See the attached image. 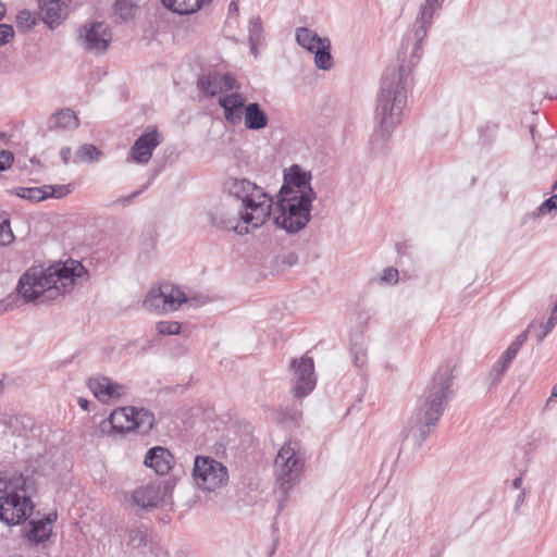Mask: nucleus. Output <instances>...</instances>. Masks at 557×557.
Segmentation results:
<instances>
[{"mask_svg": "<svg viewBox=\"0 0 557 557\" xmlns=\"http://www.w3.org/2000/svg\"><path fill=\"white\" fill-rule=\"evenodd\" d=\"M137 3L135 0H116L114 3V17L116 22L125 23L135 15Z\"/></svg>", "mask_w": 557, "mask_h": 557, "instance_id": "obj_31", "label": "nucleus"}, {"mask_svg": "<svg viewBox=\"0 0 557 557\" xmlns=\"http://www.w3.org/2000/svg\"><path fill=\"white\" fill-rule=\"evenodd\" d=\"M79 125V121L71 109H62L59 112L50 116L48 121V128L53 129H76Z\"/></svg>", "mask_w": 557, "mask_h": 557, "instance_id": "obj_22", "label": "nucleus"}, {"mask_svg": "<svg viewBox=\"0 0 557 557\" xmlns=\"http://www.w3.org/2000/svg\"><path fill=\"white\" fill-rule=\"evenodd\" d=\"M78 40L87 51L103 53L110 46L112 33L108 24L92 22L78 28Z\"/></svg>", "mask_w": 557, "mask_h": 557, "instance_id": "obj_10", "label": "nucleus"}, {"mask_svg": "<svg viewBox=\"0 0 557 557\" xmlns=\"http://www.w3.org/2000/svg\"><path fill=\"white\" fill-rule=\"evenodd\" d=\"M34 490L32 475L13 473L9 478L0 476V521L8 525H18L30 518L34 509L30 496Z\"/></svg>", "mask_w": 557, "mask_h": 557, "instance_id": "obj_4", "label": "nucleus"}, {"mask_svg": "<svg viewBox=\"0 0 557 557\" xmlns=\"http://www.w3.org/2000/svg\"><path fill=\"white\" fill-rule=\"evenodd\" d=\"M160 289L162 290L163 304L166 310H176L187 301L185 293L172 284L163 283L160 285Z\"/></svg>", "mask_w": 557, "mask_h": 557, "instance_id": "obj_25", "label": "nucleus"}, {"mask_svg": "<svg viewBox=\"0 0 557 557\" xmlns=\"http://www.w3.org/2000/svg\"><path fill=\"white\" fill-rule=\"evenodd\" d=\"M84 273L86 271L83 264L72 259L48 268L34 265L20 276L16 294L5 297L2 306L8 311L21 304L52 301L69 293L75 280Z\"/></svg>", "mask_w": 557, "mask_h": 557, "instance_id": "obj_1", "label": "nucleus"}, {"mask_svg": "<svg viewBox=\"0 0 557 557\" xmlns=\"http://www.w3.org/2000/svg\"><path fill=\"white\" fill-rule=\"evenodd\" d=\"M412 85L410 65L398 64L385 69L376 98L377 129L371 139L373 146L379 145V148H383L395 127L400 124L408 100V90Z\"/></svg>", "mask_w": 557, "mask_h": 557, "instance_id": "obj_3", "label": "nucleus"}, {"mask_svg": "<svg viewBox=\"0 0 557 557\" xmlns=\"http://www.w3.org/2000/svg\"><path fill=\"white\" fill-rule=\"evenodd\" d=\"M533 326V324L531 323L527 330H524L523 332H521L516 338L515 341L508 346V348L504 351L505 355H507V357L511 358V359H515L517 357V354L519 351V349L521 348V346L527 342L528 339V336H529V332H530V329Z\"/></svg>", "mask_w": 557, "mask_h": 557, "instance_id": "obj_39", "label": "nucleus"}, {"mask_svg": "<svg viewBox=\"0 0 557 557\" xmlns=\"http://www.w3.org/2000/svg\"><path fill=\"white\" fill-rule=\"evenodd\" d=\"M45 191L48 198L60 199L72 193V185H45Z\"/></svg>", "mask_w": 557, "mask_h": 557, "instance_id": "obj_41", "label": "nucleus"}, {"mask_svg": "<svg viewBox=\"0 0 557 557\" xmlns=\"http://www.w3.org/2000/svg\"><path fill=\"white\" fill-rule=\"evenodd\" d=\"M557 323V312L552 310L549 318L545 323L541 324V332L537 334V343H542L543 339L553 331Z\"/></svg>", "mask_w": 557, "mask_h": 557, "instance_id": "obj_43", "label": "nucleus"}, {"mask_svg": "<svg viewBox=\"0 0 557 557\" xmlns=\"http://www.w3.org/2000/svg\"><path fill=\"white\" fill-rule=\"evenodd\" d=\"M220 79V86L223 85L225 90H232L236 87V79L233 75L226 73L223 74Z\"/></svg>", "mask_w": 557, "mask_h": 557, "instance_id": "obj_51", "label": "nucleus"}, {"mask_svg": "<svg viewBox=\"0 0 557 557\" xmlns=\"http://www.w3.org/2000/svg\"><path fill=\"white\" fill-rule=\"evenodd\" d=\"M381 281L387 284H396L398 282V270L393 267L384 269Z\"/></svg>", "mask_w": 557, "mask_h": 557, "instance_id": "obj_49", "label": "nucleus"}, {"mask_svg": "<svg viewBox=\"0 0 557 557\" xmlns=\"http://www.w3.org/2000/svg\"><path fill=\"white\" fill-rule=\"evenodd\" d=\"M72 151L70 147H63L60 151L61 159L64 163H67L71 158Z\"/></svg>", "mask_w": 557, "mask_h": 557, "instance_id": "obj_53", "label": "nucleus"}, {"mask_svg": "<svg viewBox=\"0 0 557 557\" xmlns=\"http://www.w3.org/2000/svg\"><path fill=\"white\" fill-rule=\"evenodd\" d=\"M7 137L5 133L0 132V140L4 139Z\"/></svg>", "mask_w": 557, "mask_h": 557, "instance_id": "obj_63", "label": "nucleus"}, {"mask_svg": "<svg viewBox=\"0 0 557 557\" xmlns=\"http://www.w3.org/2000/svg\"><path fill=\"white\" fill-rule=\"evenodd\" d=\"M276 492L280 494L277 511L281 512L288 500V493L300 480L305 467V455L296 442H289L281 447L275 458Z\"/></svg>", "mask_w": 557, "mask_h": 557, "instance_id": "obj_6", "label": "nucleus"}, {"mask_svg": "<svg viewBox=\"0 0 557 557\" xmlns=\"http://www.w3.org/2000/svg\"><path fill=\"white\" fill-rule=\"evenodd\" d=\"M244 125L248 131H261L269 124V116L258 102L245 103Z\"/></svg>", "mask_w": 557, "mask_h": 557, "instance_id": "obj_20", "label": "nucleus"}, {"mask_svg": "<svg viewBox=\"0 0 557 557\" xmlns=\"http://www.w3.org/2000/svg\"><path fill=\"white\" fill-rule=\"evenodd\" d=\"M163 5L177 14H193L213 0H161Z\"/></svg>", "mask_w": 557, "mask_h": 557, "instance_id": "obj_23", "label": "nucleus"}, {"mask_svg": "<svg viewBox=\"0 0 557 557\" xmlns=\"http://www.w3.org/2000/svg\"><path fill=\"white\" fill-rule=\"evenodd\" d=\"M228 10H230V12H231V13H232V12H236V11L238 10V5H237V3H236L235 1H232V2L230 3V5H228Z\"/></svg>", "mask_w": 557, "mask_h": 557, "instance_id": "obj_58", "label": "nucleus"}, {"mask_svg": "<svg viewBox=\"0 0 557 557\" xmlns=\"http://www.w3.org/2000/svg\"><path fill=\"white\" fill-rule=\"evenodd\" d=\"M499 124L497 122H486L485 125L480 128L481 138L483 139V143L490 145L493 141L494 137L496 136Z\"/></svg>", "mask_w": 557, "mask_h": 557, "instance_id": "obj_42", "label": "nucleus"}, {"mask_svg": "<svg viewBox=\"0 0 557 557\" xmlns=\"http://www.w3.org/2000/svg\"><path fill=\"white\" fill-rule=\"evenodd\" d=\"M524 498H525V491L521 490L517 497V500H516V508H519L523 504Z\"/></svg>", "mask_w": 557, "mask_h": 557, "instance_id": "obj_54", "label": "nucleus"}, {"mask_svg": "<svg viewBox=\"0 0 557 557\" xmlns=\"http://www.w3.org/2000/svg\"><path fill=\"white\" fill-rule=\"evenodd\" d=\"M71 0H38L41 21L50 28L60 25L67 14Z\"/></svg>", "mask_w": 557, "mask_h": 557, "instance_id": "obj_15", "label": "nucleus"}, {"mask_svg": "<svg viewBox=\"0 0 557 557\" xmlns=\"http://www.w3.org/2000/svg\"><path fill=\"white\" fill-rule=\"evenodd\" d=\"M14 161V156L9 150H1L0 151V172H3L11 168L12 163Z\"/></svg>", "mask_w": 557, "mask_h": 557, "instance_id": "obj_50", "label": "nucleus"}, {"mask_svg": "<svg viewBox=\"0 0 557 557\" xmlns=\"http://www.w3.org/2000/svg\"><path fill=\"white\" fill-rule=\"evenodd\" d=\"M290 369L294 372V393L297 398H302L310 394L315 386L313 359L307 356L299 360L293 359Z\"/></svg>", "mask_w": 557, "mask_h": 557, "instance_id": "obj_11", "label": "nucleus"}, {"mask_svg": "<svg viewBox=\"0 0 557 557\" xmlns=\"http://www.w3.org/2000/svg\"><path fill=\"white\" fill-rule=\"evenodd\" d=\"M416 42H414V47L411 51V57H410V60L408 62H405L403 61L400 64H404V65H410L411 66V77L413 78V69L414 66L419 63V60H420V57H421V52H422V48H421V42L422 41H418L416 38H414Z\"/></svg>", "mask_w": 557, "mask_h": 557, "instance_id": "obj_46", "label": "nucleus"}, {"mask_svg": "<svg viewBox=\"0 0 557 557\" xmlns=\"http://www.w3.org/2000/svg\"><path fill=\"white\" fill-rule=\"evenodd\" d=\"M298 262V256L296 252H289L283 257L282 263L287 267H293Z\"/></svg>", "mask_w": 557, "mask_h": 557, "instance_id": "obj_52", "label": "nucleus"}, {"mask_svg": "<svg viewBox=\"0 0 557 557\" xmlns=\"http://www.w3.org/2000/svg\"><path fill=\"white\" fill-rule=\"evenodd\" d=\"M323 37L308 27H298L296 29V41L299 46L312 52L317 46L321 45Z\"/></svg>", "mask_w": 557, "mask_h": 557, "instance_id": "obj_29", "label": "nucleus"}, {"mask_svg": "<svg viewBox=\"0 0 557 557\" xmlns=\"http://www.w3.org/2000/svg\"><path fill=\"white\" fill-rule=\"evenodd\" d=\"M57 513H49L41 519H30L25 528V537L33 544L47 542L52 533V523Z\"/></svg>", "mask_w": 557, "mask_h": 557, "instance_id": "obj_17", "label": "nucleus"}, {"mask_svg": "<svg viewBox=\"0 0 557 557\" xmlns=\"http://www.w3.org/2000/svg\"><path fill=\"white\" fill-rule=\"evenodd\" d=\"M311 173L304 171L298 164H293L284 172V183L278 191V196L309 197L310 200L317 198V194L310 185Z\"/></svg>", "mask_w": 557, "mask_h": 557, "instance_id": "obj_9", "label": "nucleus"}, {"mask_svg": "<svg viewBox=\"0 0 557 557\" xmlns=\"http://www.w3.org/2000/svg\"><path fill=\"white\" fill-rule=\"evenodd\" d=\"M182 324L177 321H160L156 330L161 335H177L181 333Z\"/></svg>", "mask_w": 557, "mask_h": 557, "instance_id": "obj_40", "label": "nucleus"}, {"mask_svg": "<svg viewBox=\"0 0 557 557\" xmlns=\"http://www.w3.org/2000/svg\"><path fill=\"white\" fill-rule=\"evenodd\" d=\"M152 180H153V176L140 189L133 191L128 196H123V197L117 198L115 201H113V205L114 206H119L120 205V206H123V207L129 205L133 199L137 198L139 195H141L149 187V185H150Z\"/></svg>", "mask_w": 557, "mask_h": 557, "instance_id": "obj_45", "label": "nucleus"}, {"mask_svg": "<svg viewBox=\"0 0 557 557\" xmlns=\"http://www.w3.org/2000/svg\"><path fill=\"white\" fill-rule=\"evenodd\" d=\"M78 405H79V407H81V408H83V409H87V407H88V400H87V399H85V398H79V399H78Z\"/></svg>", "mask_w": 557, "mask_h": 557, "instance_id": "obj_57", "label": "nucleus"}, {"mask_svg": "<svg viewBox=\"0 0 557 557\" xmlns=\"http://www.w3.org/2000/svg\"><path fill=\"white\" fill-rule=\"evenodd\" d=\"M172 487L173 484L170 480L164 483L158 481L150 482L136 488L132 494V500L141 509L149 510L158 507Z\"/></svg>", "mask_w": 557, "mask_h": 557, "instance_id": "obj_12", "label": "nucleus"}, {"mask_svg": "<svg viewBox=\"0 0 557 557\" xmlns=\"http://www.w3.org/2000/svg\"><path fill=\"white\" fill-rule=\"evenodd\" d=\"M553 397L550 396L547 400H546V404H545V409L549 408L552 406V403H553Z\"/></svg>", "mask_w": 557, "mask_h": 557, "instance_id": "obj_62", "label": "nucleus"}, {"mask_svg": "<svg viewBox=\"0 0 557 557\" xmlns=\"http://www.w3.org/2000/svg\"><path fill=\"white\" fill-rule=\"evenodd\" d=\"M134 430L139 431L145 434L148 433L154 424V416L152 412L145 408H135L134 407Z\"/></svg>", "mask_w": 557, "mask_h": 557, "instance_id": "obj_32", "label": "nucleus"}, {"mask_svg": "<svg viewBox=\"0 0 557 557\" xmlns=\"http://www.w3.org/2000/svg\"><path fill=\"white\" fill-rule=\"evenodd\" d=\"M30 162L32 163H39V161L35 157L30 159Z\"/></svg>", "mask_w": 557, "mask_h": 557, "instance_id": "obj_64", "label": "nucleus"}, {"mask_svg": "<svg viewBox=\"0 0 557 557\" xmlns=\"http://www.w3.org/2000/svg\"><path fill=\"white\" fill-rule=\"evenodd\" d=\"M512 360L513 359L503 354L499 357V359L495 362V364L492 367L486 376L490 389L495 388L499 385Z\"/></svg>", "mask_w": 557, "mask_h": 557, "instance_id": "obj_27", "label": "nucleus"}, {"mask_svg": "<svg viewBox=\"0 0 557 557\" xmlns=\"http://www.w3.org/2000/svg\"><path fill=\"white\" fill-rule=\"evenodd\" d=\"M161 139L162 135L156 128L143 133L131 148L132 159L138 163H148Z\"/></svg>", "mask_w": 557, "mask_h": 557, "instance_id": "obj_14", "label": "nucleus"}, {"mask_svg": "<svg viewBox=\"0 0 557 557\" xmlns=\"http://www.w3.org/2000/svg\"><path fill=\"white\" fill-rule=\"evenodd\" d=\"M14 238L9 220L2 221V223H0V246L11 244Z\"/></svg>", "mask_w": 557, "mask_h": 557, "instance_id": "obj_44", "label": "nucleus"}, {"mask_svg": "<svg viewBox=\"0 0 557 557\" xmlns=\"http://www.w3.org/2000/svg\"><path fill=\"white\" fill-rule=\"evenodd\" d=\"M16 27L20 32L30 30L36 25V18L29 10H21L16 15Z\"/></svg>", "mask_w": 557, "mask_h": 557, "instance_id": "obj_38", "label": "nucleus"}, {"mask_svg": "<svg viewBox=\"0 0 557 557\" xmlns=\"http://www.w3.org/2000/svg\"><path fill=\"white\" fill-rule=\"evenodd\" d=\"M453 371L449 366L436 371L401 432L403 442H411L414 448H420L433 432L454 395Z\"/></svg>", "mask_w": 557, "mask_h": 557, "instance_id": "obj_2", "label": "nucleus"}, {"mask_svg": "<svg viewBox=\"0 0 557 557\" xmlns=\"http://www.w3.org/2000/svg\"><path fill=\"white\" fill-rule=\"evenodd\" d=\"M436 10L437 9L432 7V4H429L426 0L424 1V4L420 9V14L417 18V25L413 34V37L418 41H422L426 36L428 29L432 24V20Z\"/></svg>", "mask_w": 557, "mask_h": 557, "instance_id": "obj_24", "label": "nucleus"}, {"mask_svg": "<svg viewBox=\"0 0 557 557\" xmlns=\"http://www.w3.org/2000/svg\"><path fill=\"white\" fill-rule=\"evenodd\" d=\"M227 194L240 201L238 219L251 228L263 225L271 215L273 198L262 187L247 178L228 177L224 183Z\"/></svg>", "mask_w": 557, "mask_h": 557, "instance_id": "obj_5", "label": "nucleus"}, {"mask_svg": "<svg viewBox=\"0 0 557 557\" xmlns=\"http://www.w3.org/2000/svg\"><path fill=\"white\" fill-rule=\"evenodd\" d=\"M193 475L197 486L208 492L222 487L228 481L227 468L209 456L195 458Z\"/></svg>", "mask_w": 557, "mask_h": 557, "instance_id": "obj_8", "label": "nucleus"}, {"mask_svg": "<svg viewBox=\"0 0 557 557\" xmlns=\"http://www.w3.org/2000/svg\"><path fill=\"white\" fill-rule=\"evenodd\" d=\"M144 465L153 469L157 474L164 475L173 468L174 456L168 448L154 446L147 451Z\"/></svg>", "mask_w": 557, "mask_h": 557, "instance_id": "obj_18", "label": "nucleus"}, {"mask_svg": "<svg viewBox=\"0 0 557 557\" xmlns=\"http://www.w3.org/2000/svg\"><path fill=\"white\" fill-rule=\"evenodd\" d=\"M13 37V27L9 24H0V46L8 44Z\"/></svg>", "mask_w": 557, "mask_h": 557, "instance_id": "obj_48", "label": "nucleus"}, {"mask_svg": "<svg viewBox=\"0 0 557 557\" xmlns=\"http://www.w3.org/2000/svg\"><path fill=\"white\" fill-rule=\"evenodd\" d=\"M143 305L148 310L168 311L165 305L163 304L162 290L160 289V286L150 289L144 299Z\"/></svg>", "mask_w": 557, "mask_h": 557, "instance_id": "obj_37", "label": "nucleus"}, {"mask_svg": "<svg viewBox=\"0 0 557 557\" xmlns=\"http://www.w3.org/2000/svg\"><path fill=\"white\" fill-rule=\"evenodd\" d=\"M134 407H123L115 409L109 417L112 429L119 433H125L134 430Z\"/></svg>", "mask_w": 557, "mask_h": 557, "instance_id": "obj_21", "label": "nucleus"}, {"mask_svg": "<svg viewBox=\"0 0 557 557\" xmlns=\"http://www.w3.org/2000/svg\"><path fill=\"white\" fill-rule=\"evenodd\" d=\"M210 222L213 226L223 230H232L238 235H245L250 232V228L248 227L249 224L240 225L236 222L235 218H225L222 213L219 212L210 213Z\"/></svg>", "mask_w": 557, "mask_h": 557, "instance_id": "obj_28", "label": "nucleus"}, {"mask_svg": "<svg viewBox=\"0 0 557 557\" xmlns=\"http://www.w3.org/2000/svg\"><path fill=\"white\" fill-rule=\"evenodd\" d=\"M529 131L532 136V139L535 140V133H536L535 125H530Z\"/></svg>", "mask_w": 557, "mask_h": 557, "instance_id": "obj_60", "label": "nucleus"}, {"mask_svg": "<svg viewBox=\"0 0 557 557\" xmlns=\"http://www.w3.org/2000/svg\"><path fill=\"white\" fill-rule=\"evenodd\" d=\"M101 156V150L91 144H84L77 149L75 153L76 159L84 163L96 162L100 159Z\"/></svg>", "mask_w": 557, "mask_h": 557, "instance_id": "obj_36", "label": "nucleus"}, {"mask_svg": "<svg viewBox=\"0 0 557 557\" xmlns=\"http://www.w3.org/2000/svg\"><path fill=\"white\" fill-rule=\"evenodd\" d=\"M219 106L224 111L225 121L231 125H238L244 116L246 99L239 92H233L219 98Z\"/></svg>", "mask_w": 557, "mask_h": 557, "instance_id": "obj_19", "label": "nucleus"}, {"mask_svg": "<svg viewBox=\"0 0 557 557\" xmlns=\"http://www.w3.org/2000/svg\"><path fill=\"white\" fill-rule=\"evenodd\" d=\"M350 354L356 367L362 368L367 362V348L362 333H357L350 337Z\"/></svg>", "mask_w": 557, "mask_h": 557, "instance_id": "obj_30", "label": "nucleus"}, {"mask_svg": "<svg viewBox=\"0 0 557 557\" xmlns=\"http://www.w3.org/2000/svg\"><path fill=\"white\" fill-rule=\"evenodd\" d=\"M249 47L250 52L257 57L258 55V45L261 44L263 39V27L261 23V18L259 16L253 17L249 22Z\"/></svg>", "mask_w": 557, "mask_h": 557, "instance_id": "obj_33", "label": "nucleus"}, {"mask_svg": "<svg viewBox=\"0 0 557 557\" xmlns=\"http://www.w3.org/2000/svg\"><path fill=\"white\" fill-rule=\"evenodd\" d=\"M550 396L557 398V383L553 386Z\"/></svg>", "mask_w": 557, "mask_h": 557, "instance_id": "obj_61", "label": "nucleus"}, {"mask_svg": "<svg viewBox=\"0 0 557 557\" xmlns=\"http://www.w3.org/2000/svg\"><path fill=\"white\" fill-rule=\"evenodd\" d=\"M521 486H522V476H517L516 479H513L512 487L521 491L522 490Z\"/></svg>", "mask_w": 557, "mask_h": 557, "instance_id": "obj_55", "label": "nucleus"}, {"mask_svg": "<svg viewBox=\"0 0 557 557\" xmlns=\"http://www.w3.org/2000/svg\"><path fill=\"white\" fill-rule=\"evenodd\" d=\"M312 201L309 197L277 196L280 214L275 216L274 224L288 234H296L307 226L311 219Z\"/></svg>", "mask_w": 557, "mask_h": 557, "instance_id": "obj_7", "label": "nucleus"}, {"mask_svg": "<svg viewBox=\"0 0 557 557\" xmlns=\"http://www.w3.org/2000/svg\"><path fill=\"white\" fill-rule=\"evenodd\" d=\"M197 87L206 96L213 97L222 90L218 75H202L198 78Z\"/></svg>", "mask_w": 557, "mask_h": 557, "instance_id": "obj_34", "label": "nucleus"}, {"mask_svg": "<svg viewBox=\"0 0 557 557\" xmlns=\"http://www.w3.org/2000/svg\"><path fill=\"white\" fill-rule=\"evenodd\" d=\"M126 545L140 554H147L156 545V533L145 524H134L126 531Z\"/></svg>", "mask_w": 557, "mask_h": 557, "instance_id": "obj_13", "label": "nucleus"}, {"mask_svg": "<svg viewBox=\"0 0 557 557\" xmlns=\"http://www.w3.org/2000/svg\"><path fill=\"white\" fill-rule=\"evenodd\" d=\"M88 387L100 401L120 398L125 394V387L107 376H96L88 380Z\"/></svg>", "mask_w": 557, "mask_h": 557, "instance_id": "obj_16", "label": "nucleus"}, {"mask_svg": "<svg viewBox=\"0 0 557 557\" xmlns=\"http://www.w3.org/2000/svg\"><path fill=\"white\" fill-rule=\"evenodd\" d=\"M14 195L20 198L29 200L32 202H39L47 199L45 185L40 187H16L13 190Z\"/></svg>", "mask_w": 557, "mask_h": 557, "instance_id": "obj_35", "label": "nucleus"}, {"mask_svg": "<svg viewBox=\"0 0 557 557\" xmlns=\"http://www.w3.org/2000/svg\"><path fill=\"white\" fill-rule=\"evenodd\" d=\"M5 12H7L5 5H4V3H2L0 1V20L4 17Z\"/></svg>", "mask_w": 557, "mask_h": 557, "instance_id": "obj_59", "label": "nucleus"}, {"mask_svg": "<svg viewBox=\"0 0 557 557\" xmlns=\"http://www.w3.org/2000/svg\"><path fill=\"white\" fill-rule=\"evenodd\" d=\"M553 210H557V194L550 196L542 202V205L537 208L536 215H541Z\"/></svg>", "mask_w": 557, "mask_h": 557, "instance_id": "obj_47", "label": "nucleus"}, {"mask_svg": "<svg viewBox=\"0 0 557 557\" xmlns=\"http://www.w3.org/2000/svg\"><path fill=\"white\" fill-rule=\"evenodd\" d=\"M311 53L314 54V64L319 70L329 71L333 67L331 40L327 37H323L321 45L317 46Z\"/></svg>", "mask_w": 557, "mask_h": 557, "instance_id": "obj_26", "label": "nucleus"}, {"mask_svg": "<svg viewBox=\"0 0 557 557\" xmlns=\"http://www.w3.org/2000/svg\"><path fill=\"white\" fill-rule=\"evenodd\" d=\"M429 4L435 7V9H440L445 0H426Z\"/></svg>", "mask_w": 557, "mask_h": 557, "instance_id": "obj_56", "label": "nucleus"}]
</instances>
